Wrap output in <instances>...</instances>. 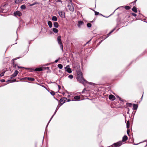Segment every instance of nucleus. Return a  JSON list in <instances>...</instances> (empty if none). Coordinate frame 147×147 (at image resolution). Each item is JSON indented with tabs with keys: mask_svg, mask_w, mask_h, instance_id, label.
Returning <instances> with one entry per match:
<instances>
[{
	"mask_svg": "<svg viewBox=\"0 0 147 147\" xmlns=\"http://www.w3.org/2000/svg\"><path fill=\"white\" fill-rule=\"evenodd\" d=\"M9 6L7 4L2 5L0 7V12L6 13L8 10Z\"/></svg>",
	"mask_w": 147,
	"mask_h": 147,
	"instance_id": "obj_1",
	"label": "nucleus"
},
{
	"mask_svg": "<svg viewBox=\"0 0 147 147\" xmlns=\"http://www.w3.org/2000/svg\"><path fill=\"white\" fill-rule=\"evenodd\" d=\"M22 57V56L16 58H15L13 59L12 60V61H11L12 65L13 66V68H14L15 69H18V65L16 64H15L14 63V61L15 60H17L18 59L20 58H21V57Z\"/></svg>",
	"mask_w": 147,
	"mask_h": 147,
	"instance_id": "obj_2",
	"label": "nucleus"
},
{
	"mask_svg": "<svg viewBox=\"0 0 147 147\" xmlns=\"http://www.w3.org/2000/svg\"><path fill=\"white\" fill-rule=\"evenodd\" d=\"M57 40L58 44L60 45L61 50L62 51H63V46L62 43L61 36H59L57 37Z\"/></svg>",
	"mask_w": 147,
	"mask_h": 147,
	"instance_id": "obj_3",
	"label": "nucleus"
},
{
	"mask_svg": "<svg viewBox=\"0 0 147 147\" xmlns=\"http://www.w3.org/2000/svg\"><path fill=\"white\" fill-rule=\"evenodd\" d=\"M122 144V143L121 141H119L117 142L114 143L113 145L109 146V147H117L121 146Z\"/></svg>",
	"mask_w": 147,
	"mask_h": 147,
	"instance_id": "obj_4",
	"label": "nucleus"
},
{
	"mask_svg": "<svg viewBox=\"0 0 147 147\" xmlns=\"http://www.w3.org/2000/svg\"><path fill=\"white\" fill-rule=\"evenodd\" d=\"M59 107H58L57 106L55 110V112L54 113V114L52 116V117H51V118L50 120H49V121L48 123L46 126V129H45V131L46 130H47V127L48 125L49 124V123L50 122V121H51V120L52 119V118H53V117L54 116V115H55V114H56V112H57V110L59 109Z\"/></svg>",
	"mask_w": 147,
	"mask_h": 147,
	"instance_id": "obj_5",
	"label": "nucleus"
},
{
	"mask_svg": "<svg viewBox=\"0 0 147 147\" xmlns=\"http://www.w3.org/2000/svg\"><path fill=\"white\" fill-rule=\"evenodd\" d=\"M77 74L78 75L80 76L81 77V79H82V80H81V81L82 82H86V80L84 78H83V77H82V73L80 71H78L77 72Z\"/></svg>",
	"mask_w": 147,
	"mask_h": 147,
	"instance_id": "obj_6",
	"label": "nucleus"
},
{
	"mask_svg": "<svg viewBox=\"0 0 147 147\" xmlns=\"http://www.w3.org/2000/svg\"><path fill=\"white\" fill-rule=\"evenodd\" d=\"M18 73H19V71L18 70H16L14 71V73L11 76L10 78L11 79H12L13 78L16 77L17 76V75L18 74Z\"/></svg>",
	"mask_w": 147,
	"mask_h": 147,
	"instance_id": "obj_7",
	"label": "nucleus"
},
{
	"mask_svg": "<svg viewBox=\"0 0 147 147\" xmlns=\"http://www.w3.org/2000/svg\"><path fill=\"white\" fill-rule=\"evenodd\" d=\"M84 24V23L82 21L79 20L78 21L77 26L79 28H81V26L83 25Z\"/></svg>",
	"mask_w": 147,
	"mask_h": 147,
	"instance_id": "obj_8",
	"label": "nucleus"
},
{
	"mask_svg": "<svg viewBox=\"0 0 147 147\" xmlns=\"http://www.w3.org/2000/svg\"><path fill=\"white\" fill-rule=\"evenodd\" d=\"M116 29V27L114 28L113 30L111 31L106 36L105 38L103 40L105 39L108 37H109L110 36L111 34Z\"/></svg>",
	"mask_w": 147,
	"mask_h": 147,
	"instance_id": "obj_9",
	"label": "nucleus"
},
{
	"mask_svg": "<svg viewBox=\"0 0 147 147\" xmlns=\"http://www.w3.org/2000/svg\"><path fill=\"white\" fill-rule=\"evenodd\" d=\"M65 71L69 73H71L72 72V71L70 68L69 67V65H67L65 67Z\"/></svg>",
	"mask_w": 147,
	"mask_h": 147,
	"instance_id": "obj_10",
	"label": "nucleus"
},
{
	"mask_svg": "<svg viewBox=\"0 0 147 147\" xmlns=\"http://www.w3.org/2000/svg\"><path fill=\"white\" fill-rule=\"evenodd\" d=\"M60 16L62 18H64L65 17V13L62 11H60L58 12Z\"/></svg>",
	"mask_w": 147,
	"mask_h": 147,
	"instance_id": "obj_11",
	"label": "nucleus"
},
{
	"mask_svg": "<svg viewBox=\"0 0 147 147\" xmlns=\"http://www.w3.org/2000/svg\"><path fill=\"white\" fill-rule=\"evenodd\" d=\"M13 14L15 16H20L22 15V13L19 11H17L15 12H14Z\"/></svg>",
	"mask_w": 147,
	"mask_h": 147,
	"instance_id": "obj_12",
	"label": "nucleus"
},
{
	"mask_svg": "<svg viewBox=\"0 0 147 147\" xmlns=\"http://www.w3.org/2000/svg\"><path fill=\"white\" fill-rule=\"evenodd\" d=\"M109 98L111 100H114L115 99V97L112 94H110L109 95Z\"/></svg>",
	"mask_w": 147,
	"mask_h": 147,
	"instance_id": "obj_13",
	"label": "nucleus"
},
{
	"mask_svg": "<svg viewBox=\"0 0 147 147\" xmlns=\"http://www.w3.org/2000/svg\"><path fill=\"white\" fill-rule=\"evenodd\" d=\"M68 6L70 11H74V6L72 4H71V5H68Z\"/></svg>",
	"mask_w": 147,
	"mask_h": 147,
	"instance_id": "obj_14",
	"label": "nucleus"
},
{
	"mask_svg": "<svg viewBox=\"0 0 147 147\" xmlns=\"http://www.w3.org/2000/svg\"><path fill=\"white\" fill-rule=\"evenodd\" d=\"M67 100V98L66 97H63L61 98L60 100V102L64 103Z\"/></svg>",
	"mask_w": 147,
	"mask_h": 147,
	"instance_id": "obj_15",
	"label": "nucleus"
},
{
	"mask_svg": "<svg viewBox=\"0 0 147 147\" xmlns=\"http://www.w3.org/2000/svg\"><path fill=\"white\" fill-rule=\"evenodd\" d=\"M44 70V69H43L42 67H39L36 68L34 71H40Z\"/></svg>",
	"mask_w": 147,
	"mask_h": 147,
	"instance_id": "obj_16",
	"label": "nucleus"
},
{
	"mask_svg": "<svg viewBox=\"0 0 147 147\" xmlns=\"http://www.w3.org/2000/svg\"><path fill=\"white\" fill-rule=\"evenodd\" d=\"M47 24L50 28H51L52 27L53 24L52 22L51 21H48Z\"/></svg>",
	"mask_w": 147,
	"mask_h": 147,
	"instance_id": "obj_17",
	"label": "nucleus"
},
{
	"mask_svg": "<svg viewBox=\"0 0 147 147\" xmlns=\"http://www.w3.org/2000/svg\"><path fill=\"white\" fill-rule=\"evenodd\" d=\"M53 25L54 27L55 28H58L59 26L58 23L57 22H54L53 23Z\"/></svg>",
	"mask_w": 147,
	"mask_h": 147,
	"instance_id": "obj_18",
	"label": "nucleus"
},
{
	"mask_svg": "<svg viewBox=\"0 0 147 147\" xmlns=\"http://www.w3.org/2000/svg\"><path fill=\"white\" fill-rule=\"evenodd\" d=\"M133 109L137 110L138 108V105L137 104H133Z\"/></svg>",
	"mask_w": 147,
	"mask_h": 147,
	"instance_id": "obj_19",
	"label": "nucleus"
},
{
	"mask_svg": "<svg viewBox=\"0 0 147 147\" xmlns=\"http://www.w3.org/2000/svg\"><path fill=\"white\" fill-rule=\"evenodd\" d=\"M128 139L127 137V136L125 135L123 138L122 141L123 142L126 141Z\"/></svg>",
	"mask_w": 147,
	"mask_h": 147,
	"instance_id": "obj_20",
	"label": "nucleus"
},
{
	"mask_svg": "<svg viewBox=\"0 0 147 147\" xmlns=\"http://www.w3.org/2000/svg\"><path fill=\"white\" fill-rule=\"evenodd\" d=\"M18 69H30L29 68L25 67H23L18 66Z\"/></svg>",
	"mask_w": 147,
	"mask_h": 147,
	"instance_id": "obj_21",
	"label": "nucleus"
},
{
	"mask_svg": "<svg viewBox=\"0 0 147 147\" xmlns=\"http://www.w3.org/2000/svg\"><path fill=\"white\" fill-rule=\"evenodd\" d=\"M52 20L53 21H56L57 20V18L55 16H53L52 18Z\"/></svg>",
	"mask_w": 147,
	"mask_h": 147,
	"instance_id": "obj_22",
	"label": "nucleus"
},
{
	"mask_svg": "<svg viewBox=\"0 0 147 147\" xmlns=\"http://www.w3.org/2000/svg\"><path fill=\"white\" fill-rule=\"evenodd\" d=\"M23 0H15V2L16 4L21 3Z\"/></svg>",
	"mask_w": 147,
	"mask_h": 147,
	"instance_id": "obj_23",
	"label": "nucleus"
},
{
	"mask_svg": "<svg viewBox=\"0 0 147 147\" xmlns=\"http://www.w3.org/2000/svg\"><path fill=\"white\" fill-rule=\"evenodd\" d=\"M132 10L135 13L137 12V8L135 6L133 7V8L132 9Z\"/></svg>",
	"mask_w": 147,
	"mask_h": 147,
	"instance_id": "obj_24",
	"label": "nucleus"
},
{
	"mask_svg": "<svg viewBox=\"0 0 147 147\" xmlns=\"http://www.w3.org/2000/svg\"><path fill=\"white\" fill-rule=\"evenodd\" d=\"M74 99L76 100H78L80 99V97L79 96H76L74 97Z\"/></svg>",
	"mask_w": 147,
	"mask_h": 147,
	"instance_id": "obj_25",
	"label": "nucleus"
},
{
	"mask_svg": "<svg viewBox=\"0 0 147 147\" xmlns=\"http://www.w3.org/2000/svg\"><path fill=\"white\" fill-rule=\"evenodd\" d=\"M27 79L30 81H34V79L30 77H28L27 78Z\"/></svg>",
	"mask_w": 147,
	"mask_h": 147,
	"instance_id": "obj_26",
	"label": "nucleus"
},
{
	"mask_svg": "<svg viewBox=\"0 0 147 147\" xmlns=\"http://www.w3.org/2000/svg\"><path fill=\"white\" fill-rule=\"evenodd\" d=\"M53 31L55 33H57L58 32V30L56 28H54L53 29Z\"/></svg>",
	"mask_w": 147,
	"mask_h": 147,
	"instance_id": "obj_27",
	"label": "nucleus"
},
{
	"mask_svg": "<svg viewBox=\"0 0 147 147\" xmlns=\"http://www.w3.org/2000/svg\"><path fill=\"white\" fill-rule=\"evenodd\" d=\"M39 4V3H38L37 2H35L33 3L30 4L29 5L30 6H33L35 5L36 4Z\"/></svg>",
	"mask_w": 147,
	"mask_h": 147,
	"instance_id": "obj_28",
	"label": "nucleus"
},
{
	"mask_svg": "<svg viewBox=\"0 0 147 147\" xmlns=\"http://www.w3.org/2000/svg\"><path fill=\"white\" fill-rule=\"evenodd\" d=\"M126 127L127 128H128L129 127L130 123L129 121H127L126 123Z\"/></svg>",
	"mask_w": 147,
	"mask_h": 147,
	"instance_id": "obj_29",
	"label": "nucleus"
},
{
	"mask_svg": "<svg viewBox=\"0 0 147 147\" xmlns=\"http://www.w3.org/2000/svg\"><path fill=\"white\" fill-rule=\"evenodd\" d=\"M20 7L22 9H24L26 8V6L24 5H22Z\"/></svg>",
	"mask_w": 147,
	"mask_h": 147,
	"instance_id": "obj_30",
	"label": "nucleus"
},
{
	"mask_svg": "<svg viewBox=\"0 0 147 147\" xmlns=\"http://www.w3.org/2000/svg\"><path fill=\"white\" fill-rule=\"evenodd\" d=\"M58 67L60 69H61L63 68V65L61 64H59L58 65Z\"/></svg>",
	"mask_w": 147,
	"mask_h": 147,
	"instance_id": "obj_31",
	"label": "nucleus"
},
{
	"mask_svg": "<svg viewBox=\"0 0 147 147\" xmlns=\"http://www.w3.org/2000/svg\"><path fill=\"white\" fill-rule=\"evenodd\" d=\"M50 93L53 96H54L55 94V92L52 90H51V92H50Z\"/></svg>",
	"mask_w": 147,
	"mask_h": 147,
	"instance_id": "obj_32",
	"label": "nucleus"
},
{
	"mask_svg": "<svg viewBox=\"0 0 147 147\" xmlns=\"http://www.w3.org/2000/svg\"><path fill=\"white\" fill-rule=\"evenodd\" d=\"M132 104L131 103L127 102L126 103V105L129 107H131Z\"/></svg>",
	"mask_w": 147,
	"mask_h": 147,
	"instance_id": "obj_33",
	"label": "nucleus"
},
{
	"mask_svg": "<svg viewBox=\"0 0 147 147\" xmlns=\"http://www.w3.org/2000/svg\"><path fill=\"white\" fill-rule=\"evenodd\" d=\"M125 9L126 10H129L130 9V7L129 6H126L125 7Z\"/></svg>",
	"mask_w": 147,
	"mask_h": 147,
	"instance_id": "obj_34",
	"label": "nucleus"
},
{
	"mask_svg": "<svg viewBox=\"0 0 147 147\" xmlns=\"http://www.w3.org/2000/svg\"><path fill=\"white\" fill-rule=\"evenodd\" d=\"M87 26L88 28H90L92 26V24L91 23H88L87 24Z\"/></svg>",
	"mask_w": 147,
	"mask_h": 147,
	"instance_id": "obj_35",
	"label": "nucleus"
},
{
	"mask_svg": "<svg viewBox=\"0 0 147 147\" xmlns=\"http://www.w3.org/2000/svg\"><path fill=\"white\" fill-rule=\"evenodd\" d=\"M5 72V71H4L1 73L0 74L1 77H2L4 75V74Z\"/></svg>",
	"mask_w": 147,
	"mask_h": 147,
	"instance_id": "obj_36",
	"label": "nucleus"
},
{
	"mask_svg": "<svg viewBox=\"0 0 147 147\" xmlns=\"http://www.w3.org/2000/svg\"><path fill=\"white\" fill-rule=\"evenodd\" d=\"M40 86H42V87L45 88L46 90H47V91H48L49 92V91L47 89V88L46 87V86H45L44 85H40Z\"/></svg>",
	"mask_w": 147,
	"mask_h": 147,
	"instance_id": "obj_37",
	"label": "nucleus"
},
{
	"mask_svg": "<svg viewBox=\"0 0 147 147\" xmlns=\"http://www.w3.org/2000/svg\"><path fill=\"white\" fill-rule=\"evenodd\" d=\"M116 97L119 99V100H120V101H124V100L122 99L121 98H120L119 96H116Z\"/></svg>",
	"mask_w": 147,
	"mask_h": 147,
	"instance_id": "obj_38",
	"label": "nucleus"
},
{
	"mask_svg": "<svg viewBox=\"0 0 147 147\" xmlns=\"http://www.w3.org/2000/svg\"><path fill=\"white\" fill-rule=\"evenodd\" d=\"M73 76L72 75H70L68 76V78L70 79H72L73 78Z\"/></svg>",
	"mask_w": 147,
	"mask_h": 147,
	"instance_id": "obj_39",
	"label": "nucleus"
},
{
	"mask_svg": "<svg viewBox=\"0 0 147 147\" xmlns=\"http://www.w3.org/2000/svg\"><path fill=\"white\" fill-rule=\"evenodd\" d=\"M95 15H97L99 14V13L97 11H94Z\"/></svg>",
	"mask_w": 147,
	"mask_h": 147,
	"instance_id": "obj_40",
	"label": "nucleus"
},
{
	"mask_svg": "<svg viewBox=\"0 0 147 147\" xmlns=\"http://www.w3.org/2000/svg\"><path fill=\"white\" fill-rule=\"evenodd\" d=\"M103 40H101L100 42H99L97 44V46H98L103 41Z\"/></svg>",
	"mask_w": 147,
	"mask_h": 147,
	"instance_id": "obj_41",
	"label": "nucleus"
},
{
	"mask_svg": "<svg viewBox=\"0 0 147 147\" xmlns=\"http://www.w3.org/2000/svg\"><path fill=\"white\" fill-rule=\"evenodd\" d=\"M137 0H135V1H134V2L131 3H133V5H136V1H137Z\"/></svg>",
	"mask_w": 147,
	"mask_h": 147,
	"instance_id": "obj_42",
	"label": "nucleus"
},
{
	"mask_svg": "<svg viewBox=\"0 0 147 147\" xmlns=\"http://www.w3.org/2000/svg\"><path fill=\"white\" fill-rule=\"evenodd\" d=\"M131 14L132 16H137L136 14H135V13H131Z\"/></svg>",
	"mask_w": 147,
	"mask_h": 147,
	"instance_id": "obj_43",
	"label": "nucleus"
},
{
	"mask_svg": "<svg viewBox=\"0 0 147 147\" xmlns=\"http://www.w3.org/2000/svg\"><path fill=\"white\" fill-rule=\"evenodd\" d=\"M12 80L11 81V82H16V79H14L13 80Z\"/></svg>",
	"mask_w": 147,
	"mask_h": 147,
	"instance_id": "obj_44",
	"label": "nucleus"
},
{
	"mask_svg": "<svg viewBox=\"0 0 147 147\" xmlns=\"http://www.w3.org/2000/svg\"><path fill=\"white\" fill-rule=\"evenodd\" d=\"M0 81L2 82H5V80L4 79H2L0 80Z\"/></svg>",
	"mask_w": 147,
	"mask_h": 147,
	"instance_id": "obj_45",
	"label": "nucleus"
},
{
	"mask_svg": "<svg viewBox=\"0 0 147 147\" xmlns=\"http://www.w3.org/2000/svg\"><path fill=\"white\" fill-rule=\"evenodd\" d=\"M129 130H127V134H128V136H129Z\"/></svg>",
	"mask_w": 147,
	"mask_h": 147,
	"instance_id": "obj_46",
	"label": "nucleus"
},
{
	"mask_svg": "<svg viewBox=\"0 0 147 147\" xmlns=\"http://www.w3.org/2000/svg\"><path fill=\"white\" fill-rule=\"evenodd\" d=\"M12 81L11 80H9L7 81V82H9L10 83H11Z\"/></svg>",
	"mask_w": 147,
	"mask_h": 147,
	"instance_id": "obj_47",
	"label": "nucleus"
},
{
	"mask_svg": "<svg viewBox=\"0 0 147 147\" xmlns=\"http://www.w3.org/2000/svg\"><path fill=\"white\" fill-rule=\"evenodd\" d=\"M127 109H128V111H127V114H129V108H128Z\"/></svg>",
	"mask_w": 147,
	"mask_h": 147,
	"instance_id": "obj_48",
	"label": "nucleus"
},
{
	"mask_svg": "<svg viewBox=\"0 0 147 147\" xmlns=\"http://www.w3.org/2000/svg\"><path fill=\"white\" fill-rule=\"evenodd\" d=\"M89 83L91 85H94V83L92 82H89Z\"/></svg>",
	"mask_w": 147,
	"mask_h": 147,
	"instance_id": "obj_49",
	"label": "nucleus"
},
{
	"mask_svg": "<svg viewBox=\"0 0 147 147\" xmlns=\"http://www.w3.org/2000/svg\"><path fill=\"white\" fill-rule=\"evenodd\" d=\"M58 61H59L58 59H56L55 61L54 62H55V63H57Z\"/></svg>",
	"mask_w": 147,
	"mask_h": 147,
	"instance_id": "obj_50",
	"label": "nucleus"
},
{
	"mask_svg": "<svg viewBox=\"0 0 147 147\" xmlns=\"http://www.w3.org/2000/svg\"><path fill=\"white\" fill-rule=\"evenodd\" d=\"M58 89L59 90H60L61 89V86L59 85H58Z\"/></svg>",
	"mask_w": 147,
	"mask_h": 147,
	"instance_id": "obj_51",
	"label": "nucleus"
},
{
	"mask_svg": "<svg viewBox=\"0 0 147 147\" xmlns=\"http://www.w3.org/2000/svg\"><path fill=\"white\" fill-rule=\"evenodd\" d=\"M63 104H64V103H63V102L62 103V102H60V105L59 107L61 106Z\"/></svg>",
	"mask_w": 147,
	"mask_h": 147,
	"instance_id": "obj_52",
	"label": "nucleus"
},
{
	"mask_svg": "<svg viewBox=\"0 0 147 147\" xmlns=\"http://www.w3.org/2000/svg\"><path fill=\"white\" fill-rule=\"evenodd\" d=\"M62 0H56L57 2H60Z\"/></svg>",
	"mask_w": 147,
	"mask_h": 147,
	"instance_id": "obj_53",
	"label": "nucleus"
},
{
	"mask_svg": "<svg viewBox=\"0 0 147 147\" xmlns=\"http://www.w3.org/2000/svg\"><path fill=\"white\" fill-rule=\"evenodd\" d=\"M67 102H68L71 101V100L69 99H67Z\"/></svg>",
	"mask_w": 147,
	"mask_h": 147,
	"instance_id": "obj_54",
	"label": "nucleus"
},
{
	"mask_svg": "<svg viewBox=\"0 0 147 147\" xmlns=\"http://www.w3.org/2000/svg\"><path fill=\"white\" fill-rule=\"evenodd\" d=\"M50 65V63H47V64H46L45 65H46V66H47V65Z\"/></svg>",
	"mask_w": 147,
	"mask_h": 147,
	"instance_id": "obj_55",
	"label": "nucleus"
},
{
	"mask_svg": "<svg viewBox=\"0 0 147 147\" xmlns=\"http://www.w3.org/2000/svg\"><path fill=\"white\" fill-rule=\"evenodd\" d=\"M47 67H44L43 68H42L43 69H44V70L46 69H47V68H46Z\"/></svg>",
	"mask_w": 147,
	"mask_h": 147,
	"instance_id": "obj_56",
	"label": "nucleus"
},
{
	"mask_svg": "<svg viewBox=\"0 0 147 147\" xmlns=\"http://www.w3.org/2000/svg\"><path fill=\"white\" fill-rule=\"evenodd\" d=\"M53 32L52 31H50V34H52L53 33Z\"/></svg>",
	"mask_w": 147,
	"mask_h": 147,
	"instance_id": "obj_57",
	"label": "nucleus"
},
{
	"mask_svg": "<svg viewBox=\"0 0 147 147\" xmlns=\"http://www.w3.org/2000/svg\"><path fill=\"white\" fill-rule=\"evenodd\" d=\"M91 40V39H90L89 41L87 42L86 43H88Z\"/></svg>",
	"mask_w": 147,
	"mask_h": 147,
	"instance_id": "obj_58",
	"label": "nucleus"
},
{
	"mask_svg": "<svg viewBox=\"0 0 147 147\" xmlns=\"http://www.w3.org/2000/svg\"><path fill=\"white\" fill-rule=\"evenodd\" d=\"M46 68H47V69L48 70H49V67H47Z\"/></svg>",
	"mask_w": 147,
	"mask_h": 147,
	"instance_id": "obj_59",
	"label": "nucleus"
},
{
	"mask_svg": "<svg viewBox=\"0 0 147 147\" xmlns=\"http://www.w3.org/2000/svg\"><path fill=\"white\" fill-rule=\"evenodd\" d=\"M85 90V89H84L83 90H82V93H84V90Z\"/></svg>",
	"mask_w": 147,
	"mask_h": 147,
	"instance_id": "obj_60",
	"label": "nucleus"
},
{
	"mask_svg": "<svg viewBox=\"0 0 147 147\" xmlns=\"http://www.w3.org/2000/svg\"><path fill=\"white\" fill-rule=\"evenodd\" d=\"M119 8V7H118L117 8V9H116L113 12V14L115 12V11L117 10V9H118V8Z\"/></svg>",
	"mask_w": 147,
	"mask_h": 147,
	"instance_id": "obj_61",
	"label": "nucleus"
},
{
	"mask_svg": "<svg viewBox=\"0 0 147 147\" xmlns=\"http://www.w3.org/2000/svg\"><path fill=\"white\" fill-rule=\"evenodd\" d=\"M99 14H100V15H101V16H104V17H106V16H104L103 15H102V14H101L100 13H99Z\"/></svg>",
	"mask_w": 147,
	"mask_h": 147,
	"instance_id": "obj_62",
	"label": "nucleus"
},
{
	"mask_svg": "<svg viewBox=\"0 0 147 147\" xmlns=\"http://www.w3.org/2000/svg\"><path fill=\"white\" fill-rule=\"evenodd\" d=\"M62 94L63 95V96H64L65 93L64 92H63L62 93Z\"/></svg>",
	"mask_w": 147,
	"mask_h": 147,
	"instance_id": "obj_63",
	"label": "nucleus"
},
{
	"mask_svg": "<svg viewBox=\"0 0 147 147\" xmlns=\"http://www.w3.org/2000/svg\"><path fill=\"white\" fill-rule=\"evenodd\" d=\"M147 146V142L146 145L144 147H146Z\"/></svg>",
	"mask_w": 147,
	"mask_h": 147,
	"instance_id": "obj_64",
	"label": "nucleus"
}]
</instances>
